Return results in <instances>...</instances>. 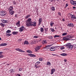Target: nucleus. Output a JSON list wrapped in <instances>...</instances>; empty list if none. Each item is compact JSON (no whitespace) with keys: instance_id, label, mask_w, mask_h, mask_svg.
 I'll return each instance as SVG.
<instances>
[{"instance_id":"f257e3e1","label":"nucleus","mask_w":76,"mask_h":76,"mask_svg":"<svg viewBox=\"0 0 76 76\" xmlns=\"http://www.w3.org/2000/svg\"><path fill=\"white\" fill-rule=\"evenodd\" d=\"M26 25L27 26H36V22H33L32 21L31 18H28L26 21Z\"/></svg>"},{"instance_id":"f03ea898","label":"nucleus","mask_w":76,"mask_h":76,"mask_svg":"<svg viewBox=\"0 0 76 76\" xmlns=\"http://www.w3.org/2000/svg\"><path fill=\"white\" fill-rule=\"evenodd\" d=\"M6 14V13L4 11H1L0 13V15L2 16H4Z\"/></svg>"},{"instance_id":"7ed1b4c3","label":"nucleus","mask_w":76,"mask_h":76,"mask_svg":"<svg viewBox=\"0 0 76 76\" xmlns=\"http://www.w3.org/2000/svg\"><path fill=\"white\" fill-rule=\"evenodd\" d=\"M15 50H16L17 51H19V52H23V53H24L25 51L22 50L21 49H19V48H16L15 49Z\"/></svg>"},{"instance_id":"20e7f679","label":"nucleus","mask_w":76,"mask_h":76,"mask_svg":"<svg viewBox=\"0 0 76 76\" xmlns=\"http://www.w3.org/2000/svg\"><path fill=\"white\" fill-rule=\"evenodd\" d=\"M24 29H25V27L23 26L22 27L20 28L19 29V31L20 32H22L23 30H24Z\"/></svg>"},{"instance_id":"39448f33","label":"nucleus","mask_w":76,"mask_h":76,"mask_svg":"<svg viewBox=\"0 0 76 76\" xmlns=\"http://www.w3.org/2000/svg\"><path fill=\"white\" fill-rule=\"evenodd\" d=\"M28 56H30V57H35L36 56L35 55L32 54L31 53L28 54Z\"/></svg>"},{"instance_id":"423d86ee","label":"nucleus","mask_w":76,"mask_h":76,"mask_svg":"<svg viewBox=\"0 0 76 76\" xmlns=\"http://www.w3.org/2000/svg\"><path fill=\"white\" fill-rule=\"evenodd\" d=\"M41 47V46H38L35 49V50L36 51H38V50H39V48Z\"/></svg>"},{"instance_id":"0eeeda50","label":"nucleus","mask_w":76,"mask_h":76,"mask_svg":"<svg viewBox=\"0 0 76 76\" xmlns=\"http://www.w3.org/2000/svg\"><path fill=\"white\" fill-rule=\"evenodd\" d=\"M42 18H40L39 20V25H41V22H42Z\"/></svg>"},{"instance_id":"6e6552de","label":"nucleus","mask_w":76,"mask_h":76,"mask_svg":"<svg viewBox=\"0 0 76 76\" xmlns=\"http://www.w3.org/2000/svg\"><path fill=\"white\" fill-rule=\"evenodd\" d=\"M73 5H76V1H73L70 2Z\"/></svg>"},{"instance_id":"1a4fd4ad","label":"nucleus","mask_w":76,"mask_h":76,"mask_svg":"<svg viewBox=\"0 0 76 76\" xmlns=\"http://www.w3.org/2000/svg\"><path fill=\"white\" fill-rule=\"evenodd\" d=\"M13 9V7L12 6H10V8L8 9V10H10V11H12Z\"/></svg>"},{"instance_id":"9d476101","label":"nucleus","mask_w":76,"mask_h":76,"mask_svg":"<svg viewBox=\"0 0 76 76\" xmlns=\"http://www.w3.org/2000/svg\"><path fill=\"white\" fill-rule=\"evenodd\" d=\"M50 49L51 51H54L56 49H55V47H51Z\"/></svg>"},{"instance_id":"9b49d317","label":"nucleus","mask_w":76,"mask_h":76,"mask_svg":"<svg viewBox=\"0 0 76 76\" xmlns=\"http://www.w3.org/2000/svg\"><path fill=\"white\" fill-rule=\"evenodd\" d=\"M51 46V45L46 46V47L45 48L46 49H49L50 47Z\"/></svg>"},{"instance_id":"f8f14e48","label":"nucleus","mask_w":76,"mask_h":76,"mask_svg":"<svg viewBox=\"0 0 76 76\" xmlns=\"http://www.w3.org/2000/svg\"><path fill=\"white\" fill-rule=\"evenodd\" d=\"M63 40H64V41H67L68 40H69V39L66 37H63Z\"/></svg>"},{"instance_id":"ddd939ff","label":"nucleus","mask_w":76,"mask_h":76,"mask_svg":"<svg viewBox=\"0 0 76 76\" xmlns=\"http://www.w3.org/2000/svg\"><path fill=\"white\" fill-rule=\"evenodd\" d=\"M70 45H71V44L70 43H68L66 45V48H68V47H69Z\"/></svg>"},{"instance_id":"4468645a","label":"nucleus","mask_w":76,"mask_h":76,"mask_svg":"<svg viewBox=\"0 0 76 76\" xmlns=\"http://www.w3.org/2000/svg\"><path fill=\"white\" fill-rule=\"evenodd\" d=\"M7 45V43H1L0 45V46H6Z\"/></svg>"},{"instance_id":"2eb2a0df","label":"nucleus","mask_w":76,"mask_h":76,"mask_svg":"<svg viewBox=\"0 0 76 76\" xmlns=\"http://www.w3.org/2000/svg\"><path fill=\"white\" fill-rule=\"evenodd\" d=\"M31 44H36V42H35V40H33L31 41Z\"/></svg>"},{"instance_id":"dca6fc26","label":"nucleus","mask_w":76,"mask_h":76,"mask_svg":"<svg viewBox=\"0 0 76 76\" xmlns=\"http://www.w3.org/2000/svg\"><path fill=\"white\" fill-rule=\"evenodd\" d=\"M1 22L4 23H7V20H1Z\"/></svg>"},{"instance_id":"f3484780","label":"nucleus","mask_w":76,"mask_h":76,"mask_svg":"<svg viewBox=\"0 0 76 76\" xmlns=\"http://www.w3.org/2000/svg\"><path fill=\"white\" fill-rule=\"evenodd\" d=\"M67 48H68V49H70V50H72V49L73 48V46L72 45H70L69 47H68Z\"/></svg>"},{"instance_id":"a211bd4d","label":"nucleus","mask_w":76,"mask_h":76,"mask_svg":"<svg viewBox=\"0 0 76 76\" xmlns=\"http://www.w3.org/2000/svg\"><path fill=\"white\" fill-rule=\"evenodd\" d=\"M61 56H66L67 55V54L66 53H63L62 54H60Z\"/></svg>"},{"instance_id":"6ab92c4d","label":"nucleus","mask_w":76,"mask_h":76,"mask_svg":"<svg viewBox=\"0 0 76 76\" xmlns=\"http://www.w3.org/2000/svg\"><path fill=\"white\" fill-rule=\"evenodd\" d=\"M71 18H72L73 19H76V17L75 16V15H72L71 17Z\"/></svg>"},{"instance_id":"aec40b11","label":"nucleus","mask_w":76,"mask_h":76,"mask_svg":"<svg viewBox=\"0 0 76 76\" xmlns=\"http://www.w3.org/2000/svg\"><path fill=\"white\" fill-rule=\"evenodd\" d=\"M12 34L13 35H16L18 33V31H13L12 32Z\"/></svg>"},{"instance_id":"412c9836","label":"nucleus","mask_w":76,"mask_h":76,"mask_svg":"<svg viewBox=\"0 0 76 76\" xmlns=\"http://www.w3.org/2000/svg\"><path fill=\"white\" fill-rule=\"evenodd\" d=\"M24 44L28 45V44H29V43L27 41H26L24 42Z\"/></svg>"},{"instance_id":"4be33fe9","label":"nucleus","mask_w":76,"mask_h":76,"mask_svg":"<svg viewBox=\"0 0 76 76\" xmlns=\"http://www.w3.org/2000/svg\"><path fill=\"white\" fill-rule=\"evenodd\" d=\"M10 15H13V14H14V11H11V12H10Z\"/></svg>"},{"instance_id":"5701e85b","label":"nucleus","mask_w":76,"mask_h":76,"mask_svg":"<svg viewBox=\"0 0 76 76\" xmlns=\"http://www.w3.org/2000/svg\"><path fill=\"white\" fill-rule=\"evenodd\" d=\"M16 25L18 26V27L20 26V22H18L17 23H16Z\"/></svg>"},{"instance_id":"b1692460","label":"nucleus","mask_w":76,"mask_h":76,"mask_svg":"<svg viewBox=\"0 0 76 76\" xmlns=\"http://www.w3.org/2000/svg\"><path fill=\"white\" fill-rule=\"evenodd\" d=\"M66 37H67V38H72L73 37L71 35H68Z\"/></svg>"},{"instance_id":"393cba45","label":"nucleus","mask_w":76,"mask_h":76,"mask_svg":"<svg viewBox=\"0 0 76 76\" xmlns=\"http://www.w3.org/2000/svg\"><path fill=\"white\" fill-rule=\"evenodd\" d=\"M47 43V42L46 40H43L42 42V44H46Z\"/></svg>"},{"instance_id":"a878e982","label":"nucleus","mask_w":76,"mask_h":76,"mask_svg":"<svg viewBox=\"0 0 76 76\" xmlns=\"http://www.w3.org/2000/svg\"><path fill=\"white\" fill-rule=\"evenodd\" d=\"M0 25L1 26H2L3 27H4V26H5V24H3L2 23H1L0 24Z\"/></svg>"},{"instance_id":"bb28decb","label":"nucleus","mask_w":76,"mask_h":76,"mask_svg":"<svg viewBox=\"0 0 76 76\" xmlns=\"http://www.w3.org/2000/svg\"><path fill=\"white\" fill-rule=\"evenodd\" d=\"M13 4H16V2L15 1V0H12Z\"/></svg>"},{"instance_id":"cd10ccee","label":"nucleus","mask_w":76,"mask_h":76,"mask_svg":"<svg viewBox=\"0 0 76 76\" xmlns=\"http://www.w3.org/2000/svg\"><path fill=\"white\" fill-rule=\"evenodd\" d=\"M7 36L8 37H9L10 36H11L12 35V34H10V33H7Z\"/></svg>"},{"instance_id":"c85d7f7f","label":"nucleus","mask_w":76,"mask_h":76,"mask_svg":"<svg viewBox=\"0 0 76 76\" xmlns=\"http://www.w3.org/2000/svg\"><path fill=\"white\" fill-rule=\"evenodd\" d=\"M26 52L29 53H32V52L30 50H27L26 51Z\"/></svg>"},{"instance_id":"c756f323","label":"nucleus","mask_w":76,"mask_h":76,"mask_svg":"<svg viewBox=\"0 0 76 76\" xmlns=\"http://www.w3.org/2000/svg\"><path fill=\"white\" fill-rule=\"evenodd\" d=\"M56 71V69L54 68H53L51 69V72H54Z\"/></svg>"},{"instance_id":"7c9ffc66","label":"nucleus","mask_w":76,"mask_h":76,"mask_svg":"<svg viewBox=\"0 0 76 76\" xmlns=\"http://www.w3.org/2000/svg\"><path fill=\"white\" fill-rule=\"evenodd\" d=\"M40 31L41 32H42L44 31V28L42 27L40 28Z\"/></svg>"},{"instance_id":"2f4dec72","label":"nucleus","mask_w":76,"mask_h":76,"mask_svg":"<svg viewBox=\"0 0 76 76\" xmlns=\"http://www.w3.org/2000/svg\"><path fill=\"white\" fill-rule=\"evenodd\" d=\"M30 15H27L25 17V18L26 19H28V18H29V17H30Z\"/></svg>"},{"instance_id":"473e14b6","label":"nucleus","mask_w":76,"mask_h":76,"mask_svg":"<svg viewBox=\"0 0 76 76\" xmlns=\"http://www.w3.org/2000/svg\"><path fill=\"white\" fill-rule=\"evenodd\" d=\"M6 33H10L11 32V31L10 30H8L6 31Z\"/></svg>"},{"instance_id":"72a5a7b5","label":"nucleus","mask_w":76,"mask_h":76,"mask_svg":"<svg viewBox=\"0 0 76 76\" xmlns=\"http://www.w3.org/2000/svg\"><path fill=\"white\" fill-rule=\"evenodd\" d=\"M51 9L52 10L54 11V10H55V7H52V8H51Z\"/></svg>"},{"instance_id":"f704fd0d","label":"nucleus","mask_w":76,"mask_h":76,"mask_svg":"<svg viewBox=\"0 0 76 76\" xmlns=\"http://www.w3.org/2000/svg\"><path fill=\"white\" fill-rule=\"evenodd\" d=\"M67 33H64L62 34V35L64 36V35H67Z\"/></svg>"},{"instance_id":"c9c22d12","label":"nucleus","mask_w":76,"mask_h":76,"mask_svg":"<svg viewBox=\"0 0 76 76\" xmlns=\"http://www.w3.org/2000/svg\"><path fill=\"white\" fill-rule=\"evenodd\" d=\"M43 59V58H39V61H42Z\"/></svg>"},{"instance_id":"e433bc0d","label":"nucleus","mask_w":76,"mask_h":76,"mask_svg":"<svg viewBox=\"0 0 76 76\" xmlns=\"http://www.w3.org/2000/svg\"><path fill=\"white\" fill-rule=\"evenodd\" d=\"M48 38H49V39H53V36L49 37H48Z\"/></svg>"},{"instance_id":"4c0bfd02","label":"nucleus","mask_w":76,"mask_h":76,"mask_svg":"<svg viewBox=\"0 0 76 76\" xmlns=\"http://www.w3.org/2000/svg\"><path fill=\"white\" fill-rule=\"evenodd\" d=\"M47 65H49L51 64V63L50 62H47Z\"/></svg>"},{"instance_id":"58836bf2","label":"nucleus","mask_w":76,"mask_h":76,"mask_svg":"<svg viewBox=\"0 0 76 76\" xmlns=\"http://www.w3.org/2000/svg\"><path fill=\"white\" fill-rule=\"evenodd\" d=\"M54 23H52V22H50V26H53V24H54Z\"/></svg>"},{"instance_id":"ea45409f","label":"nucleus","mask_w":76,"mask_h":76,"mask_svg":"<svg viewBox=\"0 0 76 76\" xmlns=\"http://www.w3.org/2000/svg\"><path fill=\"white\" fill-rule=\"evenodd\" d=\"M60 37V36H59L58 35H55V36H54V38H55L57 37Z\"/></svg>"},{"instance_id":"a19ab883","label":"nucleus","mask_w":76,"mask_h":76,"mask_svg":"<svg viewBox=\"0 0 76 76\" xmlns=\"http://www.w3.org/2000/svg\"><path fill=\"white\" fill-rule=\"evenodd\" d=\"M51 31L52 32H54L55 31L53 28H50Z\"/></svg>"},{"instance_id":"79ce46f5","label":"nucleus","mask_w":76,"mask_h":76,"mask_svg":"<svg viewBox=\"0 0 76 76\" xmlns=\"http://www.w3.org/2000/svg\"><path fill=\"white\" fill-rule=\"evenodd\" d=\"M74 25L73 23H71V27H73Z\"/></svg>"},{"instance_id":"37998d69","label":"nucleus","mask_w":76,"mask_h":76,"mask_svg":"<svg viewBox=\"0 0 76 76\" xmlns=\"http://www.w3.org/2000/svg\"><path fill=\"white\" fill-rule=\"evenodd\" d=\"M3 55H0V58H3Z\"/></svg>"},{"instance_id":"c03bdc74","label":"nucleus","mask_w":76,"mask_h":76,"mask_svg":"<svg viewBox=\"0 0 76 76\" xmlns=\"http://www.w3.org/2000/svg\"><path fill=\"white\" fill-rule=\"evenodd\" d=\"M68 26H71V23H69L67 25Z\"/></svg>"},{"instance_id":"a18cd8bd","label":"nucleus","mask_w":76,"mask_h":76,"mask_svg":"<svg viewBox=\"0 0 76 76\" xmlns=\"http://www.w3.org/2000/svg\"><path fill=\"white\" fill-rule=\"evenodd\" d=\"M45 30L46 32H47L48 31V29L47 28H45Z\"/></svg>"},{"instance_id":"49530a36","label":"nucleus","mask_w":76,"mask_h":76,"mask_svg":"<svg viewBox=\"0 0 76 76\" xmlns=\"http://www.w3.org/2000/svg\"><path fill=\"white\" fill-rule=\"evenodd\" d=\"M64 47L60 48V49H61V50H63V49H64Z\"/></svg>"},{"instance_id":"de8ad7c7","label":"nucleus","mask_w":76,"mask_h":76,"mask_svg":"<svg viewBox=\"0 0 76 76\" xmlns=\"http://www.w3.org/2000/svg\"><path fill=\"white\" fill-rule=\"evenodd\" d=\"M11 72H12V73L13 72H14V71H13V70H14L13 69H11Z\"/></svg>"},{"instance_id":"09e8293b","label":"nucleus","mask_w":76,"mask_h":76,"mask_svg":"<svg viewBox=\"0 0 76 76\" xmlns=\"http://www.w3.org/2000/svg\"><path fill=\"white\" fill-rule=\"evenodd\" d=\"M38 37L37 36H34V38H37Z\"/></svg>"},{"instance_id":"8fccbe9b","label":"nucleus","mask_w":76,"mask_h":76,"mask_svg":"<svg viewBox=\"0 0 76 76\" xmlns=\"http://www.w3.org/2000/svg\"><path fill=\"white\" fill-rule=\"evenodd\" d=\"M54 73V72H53V71H51V72L50 73V74L51 75H53V74Z\"/></svg>"},{"instance_id":"3c124183","label":"nucleus","mask_w":76,"mask_h":76,"mask_svg":"<svg viewBox=\"0 0 76 76\" xmlns=\"http://www.w3.org/2000/svg\"><path fill=\"white\" fill-rule=\"evenodd\" d=\"M64 61H65V62H66L67 61V60L66 59H64Z\"/></svg>"},{"instance_id":"603ef678","label":"nucleus","mask_w":76,"mask_h":76,"mask_svg":"<svg viewBox=\"0 0 76 76\" xmlns=\"http://www.w3.org/2000/svg\"><path fill=\"white\" fill-rule=\"evenodd\" d=\"M74 49H75V50H76V45L74 47Z\"/></svg>"},{"instance_id":"864d4df0","label":"nucleus","mask_w":76,"mask_h":76,"mask_svg":"<svg viewBox=\"0 0 76 76\" xmlns=\"http://www.w3.org/2000/svg\"><path fill=\"white\" fill-rule=\"evenodd\" d=\"M66 7H67V6H68V4H66Z\"/></svg>"},{"instance_id":"5fc2aeb1","label":"nucleus","mask_w":76,"mask_h":76,"mask_svg":"<svg viewBox=\"0 0 76 76\" xmlns=\"http://www.w3.org/2000/svg\"><path fill=\"white\" fill-rule=\"evenodd\" d=\"M21 40H22V39H18V41H21Z\"/></svg>"},{"instance_id":"6e6d98bb","label":"nucleus","mask_w":76,"mask_h":76,"mask_svg":"<svg viewBox=\"0 0 76 76\" xmlns=\"http://www.w3.org/2000/svg\"><path fill=\"white\" fill-rule=\"evenodd\" d=\"M52 56H56V54H52Z\"/></svg>"},{"instance_id":"4d7b16f0","label":"nucleus","mask_w":76,"mask_h":76,"mask_svg":"<svg viewBox=\"0 0 76 76\" xmlns=\"http://www.w3.org/2000/svg\"><path fill=\"white\" fill-rule=\"evenodd\" d=\"M19 71H21V70H22V69L21 68H20L19 70Z\"/></svg>"},{"instance_id":"13d9d810","label":"nucleus","mask_w":76,"mask_h":76,"mask_svg":"<svg viewBox=\"0 0 76 76\" xmlns=\"http://www.w3.org/2000/svg\"><path fill=\"white\" fill-rule=\"evenodd\" d=\"M2 53H3L2 52H0V55L1 54H2Z\"/></svg>"},{"instance_id":"bf43d9fd","label":"nucleus","mask_w":76,"mask_h":76,"mask_svg":"<svg viewBox=\"0 0 76 76\" xmlns=\"http://www.w3.org/2000/svg\"><path fill=\"white\" fill-rule=\"evenodd\" d=\"M40 63V62H37V63L38 64H39Z\"/></svg>"},{"instance_id":"052dcab7","label":"nucleus","mask_w":76,"mask_h":76,"mask_svg":"<svg viewBox=\"0 0 76 76\" xmlns=\"http://www.w3.org/2000/svg\"><path fill=\"white\" fill-rule=\"evenodd\" d=\"M62 20H63V21H65V20H64V18H63L62 19Z\"/></svg>"},{"instance_id":"680f3d73","label":"nucleus","mask_w":76,"mask_h":76,"mask_svg":"<svg viewBox=\"0 0 76 76\" xmlns=\"http://www.w3.org/2000/svg\"><path fill=\"white\" fill-rule=\"evenodd\" d=\"M17 75L18 76H20V74H18Z\"/></svg>"},{"instance_id":"e2e57ef3","label":"nucleus","mask_w":76,"mask_h":76,"mask_svg":"<svg viewBox=\"0 0 76 76\" xmlns=\"http://www.w3.org/2000/svg\"><path fill=\"white\" fill-rule=\"evenodd\" d=\"M73 9H75V8H76V7H73Z\"/></svg>"},{"instance_id":"0e129e2a","label":"nucleus","mask_w":76,"mask_h":76,"mask_svg":"<svg viewBox=\"0 0 76 76\" xmlns=\"http://www.w3.org/2000/svg\"><path fill=\"white\" fill-rule=\"evenodd\" d=\"M53 0H50L51 2H52V1H53Z\"/></svg>"},{"instance_id":"69168bd1","label":"nucleus","mask_w":76,"mask_h":76,"mask_svg":"<svg viewBox=\"0 0 76 76\" xmlns=\"http://www.w3.org/2000/svg\"><path fill=\"white\" fill-rule=\"evenodd\" d=\"M15 17H17V15H15Z\"/></svg>"},{"instance_id":"338daca9","label":"nucleus","mask_w":76,"mask_h":76,"mask_svg":"<svg viewBox=\"0 0 76 76\" xmlns=\"http://www.w3.org/2000/svg\"><path fill=\"white\" fill-rule=\"evenodd\" d=\"M1 37H0V40H1Z\"/></svg>"},{"instance_id":"774afa93","label":"nucleus","mask_w":76,"mask_h":76,"mask_svg":"<svg viewBox=\"0 0 76 76\" xmlns=\"http://www.w3.org/2000/svg\"><path fill=\"white\" fill-rule=\"evenodd\" d=\"M59 15H61V13H59Z\"/></svg>"}]
</instances>
